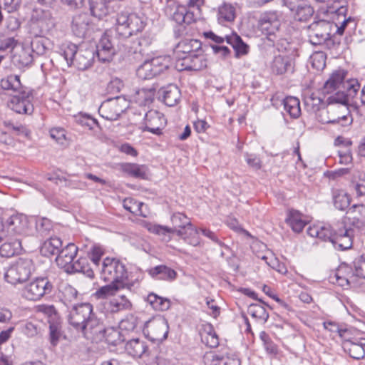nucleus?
<instances>
[{"mask_svg": "<svg viewBox=\"0 0 365 365\" xmlns=\"http://www.w3.org/2000/svg\"><path fill=\"white\" fill-rule=\"evenodd\" d=\"M204 3L205 0H189V9L174 2L165 6V14L178 24V28L175 31L178 35H187L190 33L189 27L199 17L200 7Z\"/></svg>", "mask_w": 365, "mask_h": 365, "instance_id": "obj_1", "label": "nucleus"}, {"mask_svg": "<svg viewBox=\"0 0 365 365\" xmlns=\"http://www.w3.org/2000/svg\"><path fill=\"white\" fill-rule=\"evenodd\" d=\"M38 2L40 6L33 9L29 22V32L34 36L46 34L53 25L52 14L50 10L51 0H38Z\"/></svg>", "mask_w": 365, "mask_h": 365, "instance_id": "obj_2", "label": "nucleus"}, {"mask_svg": "<svg viewBox=\"0 0 365 365\" xmlns=\"http://www.w3.org/2000/svg\"><path fill=\"white\" fill-rule=\"evenodd\" d=\"M326 102L329 106V112L331 113V116L334 115L336 118L339 117V119H335L334 125L337 124L341 127H347L352 123L353 118L346 105L344 91H338L334 95L328 96Z\"/></svg>", "mask_w": 365, "mask_h": 365, "instance_id": "obj_3", "label": "nucleus"}, {"mask_svg": "<svg viewBox=\"0 0 365 365\" xmlns=\"http://www.w3.org/2000/svg\"><path fill=\"white\" fill-rule=\"evenodd\" d=\"M63 56L68 66H74L84 71L88 68L94 59V51L91 48H78L72 43L65 45Z\"/></svg>", "mask_w": 365, "mask_h": 365, "instance_id": "obj_4", "label": "nucleus"}, {"mask_svg": "<svg viewBox=\"0 0 365 365\" xmlns=\"http://www.w3.org/2000/svg\"><path fill=\"white\" fill-rule=\"evenodd\" d=\"M145 22L135 13H120L116 19V34L123 38H128L130 36L141 31L145 27Z\"/></svg>", "mask_w": 365, "mask_h": 365, "instance_id": "obj_5", "label": "nucleus"}, {"mask_svg": "<svg viewBox=\"0 0 365 365\" xmlns=\"http://www.w3.org/2000/svg\"><path fill=\"white\" fill-rule=\"evenodd\" d=\"M101 277L105 282L125 284L124 280L127 278V271L119 260L107 257L103 262Z\"/></svg>", "mask_w": 365, "mask_h": 365, "instance_id": "obj_6", "label": "nucleus"}, {"mask_svg": "<svg viewBox=\"0 0 365 365\" xmlns=\"http://www.w3.org/2000/svg\"><path fill=\"white\" fill-rule=\"evenodd\" d=\"M170 63L169 56H157L150 60L145 61L137 69V75L142 79H150L166 71Z\"/></svg>", "mask_w": 365, "mask_h": 365, "instance_id": "obj_7", "label": "nucleus"}, {"mask_svg": "<svg viewBox=\"0 0 365 365\" xmlns=\"http://www.w3.org/2000/svg\"><path fill=\"white\" fill-rule=\"evenodd\" d=\"M336 24L333 22L319 20L308 26L309 42L313 45H321L329 41L334 31Z\"/></svg>", "mask_w": 365, "mask_h": 365, "instance_id": "obj_8", "label": "nucleus"}, {"mask_svg": "<svg viewBox=\"0 0 365 365\" xmlns=\"http://www.w3.org/2000/svg\"><path fill=\"white\" fill-rule=\"evenodd\" d=\"M20 76L11 75L6 81H2L1 86L4 89L12 90L14 94H11L7 106L17 113L23 111V89Z\"/></svg>", "mask_w": 365, "mask_h": 365, "instance_id": "obj_9", "label": "nucleus"}, {"mask_svg": "<svg viewBox=\"0 0 365 365\" xmlns=\"http://www.w3.org/2000/svg\"><path fill=\"white\" fill-rule=\"evenodd\" d=\"M53 290V285L47 277H36L24 285V297L36 301L45 295L51 294Z\"/></svg>", "mask_w": 365, "mask_h": 365, "instance_id": "obj_10", "label": "nucleus"}, {"mask_svg": "<svg viewBox=\"0 0 365 365\" xmlns=\"http://www.w3.org/2000/svg\"><path fill=\"white\" fill-rule=\"evenodd\" d=\"M168 329L166 319L157 316L145 322L143 333L152 341H163L168 337Z\"/></svg>", "mask_w": 365, "mask_h": 365, "instance_id": "obj_11", "label": "nucleus"}, {"mask_svg": "<svg viewBox=\"0 0 365 365\" xmlns=\"http://www.w3.org/2000/svg\"><path fill=\"white\" fill-rule=\"evenodd\" d=\"M93 312V307L90 303L74 305L68 314V322L75 329L80 331L82 328L86 327V322Z\"/></svg>", "mask_w": 365, "mask_h": 365, "instance_id": "obj_12", "label": "nucleus"}, {"mask_svg": "<svg viewBox=\"0 0 365 365\" xmlns=\"http://www.w3.org/2000/svg\"><path fill=\"white\" fill-rule=\"evenodd\" d=\"M175 67L180 71H197L207 67V59L202 49L201 52H195L185 55L183 57H179L178 59L175 60Z\"/></svg>", "mask_w": 365, "mask_h": 365, "instance_id": "obj_13", "label": "nucleus"}, {"mask_svg": "<svg viewBox=\"0 0 365 365\" xmlns=\"http://www.w3.org/2000/svg\"><path fill=\"white\" fill-rule=\"evenodd\" d=\"M258 25L262 33L266 34L267 38L272 43H275V32L278 31L280 22L277 11H266L260 15Z\"/></svg>", "mask_w": 365, "mask_h": 365, "instance_id": "obj_14", "label": "nucleus"}, {"mask_svg": "<svg viewBox=\"0 0 365 365\" xmlns=\"http://www.w3.org/2000/svg\"><path fill=\"white\" fill-rule=\"evenodd\" d=\"M121 103H125V100L120 97L110 98L103 102L99 108L101 115L108 120H117L125 110L120 106Z\"/></svg>", "mask_w": 365, "mask_h": 365, "instance_id": "obj_15", "label": "nucleus"}, {"mask_svg": "<svg viewBox=\"0 0 365 365\" xmlns=\"http://www.w3.org/2000/svg\"><path fill=\"white\" fill-rule=\"evenodd\" d=\"M354 230L348 229L343 225V223L339 224L335 229V235L333 240V245L335 248L340 250H346L352 247Z\"/></svg>", "mask_w": 365, "mask_h": 365, "instance_id": "obj_16", "label": "nucleus"}, {"mask_svg": "<svg viewBox=\"0 0 365 365\" xmlns=\"http://www.w3.org/2000/svg\"><path fill=\"white\" fill-rule=\"evenodd\" d=\"M116 50L110 36L104 34L96 44V53L101 62H108L112 60Z\"/></svg>", "mask_w": 365, "mask_h": 365, "instance_id": "obj_17", "label": "nucleus"}, {"mask_svg": "<svg viewBox=\"0 0 365 365\" xmlns=\"http://www.w3.org/2000/svg\"><path fill=\"white\" fill-rule=\"evenodd\" d=\"M144 120V130L155 135L161 134V130L165 125V119L161 113L155 110H149L145 113Z\"/></svg>", "mask_w": 365, "mask_h": 365, "instance_id": "obj_18", "label": "nucleus"}, {"mask_svg": "<svg viewBox=\"0 0 365 365\" xmlns=\"http://www.w3.org/2000/svg\"><path fill=\"white\" fill-rule=\"evenodd\" d=\"M271 70L276 75L292 73L294 70V58L288 55L276 56L271 63Z\"/></svg>", "mask_w": 365, "mask_h": 365, "instance_id": "obj_19", "label": "nucleus"}, {"mask_svg": "<svg viewBox=\"0 0 365 365\" xmlns=\"http://www.w3.org/2000/svg\"><path fill=\"white\" fill-rule=\"evenodd\" d=\"M346 73L342 70L333 72L329 79L325 82L322 88V93L324 95H334L338 91H342Z\"/></svg>", "mask_w": 365, "mask_h": 365, "instance_id": "obj_20", "label": "nucleus"}, {"mask_svg": "<svg viewBox=\"0 0 365 365\" xmlns=\"http://www.w3.org/2000/svg\"><path fill=\"white\" fill-rule=\"evenodd\" d=\"M78 253V247L73 243H68L64 248L61 249L56 257L57 265L68 271Z\"/></svg>", "mask_w": 365, "mask_h": 365, "instance_id": "obj_21", "label": "nucleus"}, {"mask_svg": "<svg viewBox=\"0 0 365 365\" xmlns=\"http://www.w3.org/2000/svg\"><path fill=\"white\" fill-rule=\"evenodd\" d=\"M202 43L197 39L185 38L180 41L175 47L174 54L175 59L183 57L187 54L201 52Z\"/></svg>", "mask_w": 365, "mask_h": 365, "instance_id": "obj_22", "label": "nucleus"}, {"mask_svg": "<svg viewBox=\"0 0 365 365\" xmlns=\"http://www.w3.org/2000/svg\"><path fill=\"white\" fill-rule=\"evenodd\" d=\"M85 327L80 331L86 337H93L101 340V335L105 329V327L94 312L89 317V319L86 322Z\"/></svg>", "mask_w": 365, "mask_h": 365, "instance_id": "obj_23", "label": "nucleus"}, {"mask_svg": "<svg viewBox=\"0 0 365 365\" xmlns=\"http://www.w3.org/2000/svg\"><path fill=\"white\" fill-rule=\"evenodd\" d=\"M27 235H34L36 232H39L41 235L48 234L52 229V223L50 220L42 218L37 220L34 217H26Z\"/></svg>", "mask_w": 365, "mask_h": 365, "instance_id": "obj_24", "label": "nucleus"}, {"mask_svg": "<svg viewBox=\"0 0 365 365\" xmlns=\"http://www.w3.org/2000/svg\"><path fill=\"white\" fill-rule=\"evenodd\" d=\"M90 24V18L86 13H81L73 16L71 21V30L74 35L83 38L88 30Z\"/></svg>", "mask_w": 365, "mask_h": 365, "instance_id": "obj_25", "label": "nucleus"}, {"mask_svg": "<svg viewBox=\"0 0 365 365\" xmlns=\"http://www.w3.org/2000/svg\"><path fill=\"white\" fill-rule=\"evenodd\" d=\"M159 93L164 103L170 107L175 106L181 97L180 91L175 84H169L162 88Z\"/></svg>", "mask_w": 365, "mask_h": 365, "instance_id": "obj_26", "label": "nucleus"}, {"mask_svg": "<svg viewBox=\"0 0 365 365\" xmlns=\"http://www.w3.org/2000/svg\"><path fill=\"white\" fill-rule=\"evenodd\" d=\"M105 307L108 312L115 314L131 309L132 303L125 294H120L107 302Z\"/></svg>", "mask_w": 365, "mask_h": 365, "instance_id": "obj_27", "label": "nucleus"}, {"mask_svg": "<svg viewBox=\"0 0 365 365\" xmlns=\"http://www.w3.org/2000/svg\"><path fill=\"white\" fill-rule=\"evenodd\" d=\"M111 0H89L91 14L101 19L108 15L112 10Z\"/></svg>", "mask_w": 365, "mask_h": 365, "instance_id": "obj_28", "label": "nucleus"}, {"mask_svg": "<svg viewBox=\"0 0 365 365\" xmlns=\"http://www.w3.org/2000/svg\"><path fill=\"white\" fill-rule=\"evenodd\" d=\"M236 18V8L230 4L224 2L219 6L217 13V21L224 24L225 23H231L235 21Z\"/></svg>", "mask_w": 365, "mask_h": 365, "instance_id": "obj_29", "label": "nucleus"}, {"mask_svg": "<svg viewBox=\"0 0 365 365\" xmlns=\"http://www.w3.org/2000/svg\"><path fill=\"white\" fill-rule=\"evenodd\" d=\"M175 234L180 237L185 242L192 246H197L200 244L198 230L192 224H188V226L185 230L175 229Z\"/></svg>", "mask_w": 365, "mask_h": 365, "instance_id": "obj_30", "label": "nucleus"}, {"mask_svg": "<svg viewBox=\"0 0 365 365\" xmlns=\"http://www.w3.org/2000/svg\"><path fill=\"white\" fill-rule=\"evenodd\" d=\"M62 247V241L57 237H51L41 246L40 252L43 256L50 257L58 255Z\"/></svg>", "mask_w": 365, "mask_h": 365, "instance_id": "obj_31", "label": "nucleus"}, {"mask_svg": "<svg viewBox=\"0 0 365 365\" xmlns=\"http://www.w3.org/2000/svg\"><path fill=\"white\" fill-rule=\"evenodd\" d=\"M148 272L152 277L160 280H173L177 275L174 269L163 264L149 269Z\"/></svg>", "mask_w": 365, "mask_h": 365, "instance_id": "obj_32", "label": "nucleus"}, {"mask_svg": "<svg viewBox=\"0 0 365 365\" xmlns=\"http://www.w3.org/2000/svg\"><path fill=\"white\" fill-rule=\"evenodd\" d=\"M58 297L65 304L72 302L77 298V290L68 282H61L58 287Z\"/></svg>", "mask_w": 365, "mask_h": 365, "instance_id": "obj_33", "label": "nucleus"}, {"mask_svg": "<svg viewBox=\"0 0 365 365\" xmlns=\"http://www.w3.org/2000/svg\"><path fill=\"white\" fill-rule=\"evenodd\" d=\"M347 218L353 225L361 227L365 224V205H354L346 212Z\"/></svg>", "mask_w": 365, "mask_h": 365, "instance_id": "obj_34", "label": "nucleus"}, {"mask_svg": "<svg viewBox=\"0 0 365 365\" xmlns=\"http://www.w3.org/2000/svg\"><path fill=\"white\" fill-rule=\"evenodd\" d=\"M67 272H82L90 279L94 277V272L89 267L88 260L86 257H79L77 260H73Z\"/></svg>", "mask_w": 365, "mask_h": 365, "instance_id": "obj_35", "label": "nucleus"}, {"mask_svg": "<svg viewBox=\"0 0 365 365\" xmlns=\"http://www.w3.org/2000/svg\"><path fill=\"white\" fill-rule=\"evenodd\" d=\"M23 272V261L19 259L16 263L11 265L5 274V279L11 284L21 283V274Z\"/></svg>", "mask_w": 365, "mask_h": 365, "instance_id": "obj_36", "label": "nucleus"}, {"mask_svg": "<svg viewBox=\"0 0 365 365\" xmlns=\"http://www.w3.org/2000/svg\"><path fill=\"white\" fill-rule=\"evenodd\" d=\"M120 170L129 176L140 179H145L148 171L145 165L135 163H123Z\"/></svg>", "mask_w": 365, "mask_h": 365, "instance_id": "obj_37", "label": "nucleus"}, {"mask_svg": "<svg viewBox=\"0 0 365 365\" xmlns=\"http://www.w3.org/2000/svg\"><path fill=\"white\" fill-rule=\"evenodd\" d=\"M226 41L228 44L231 45L235 51L236 56L245 55L248 53L249 46L245 43L242 38L236 33L231 35L225 36Z\"/></svg>", "mask_w": 365, "mask_h": 365, "instance_id": "obj_38", "label": "nucleus"}, {"mask_svg": "<svg viewBox=\"0 0 365 365\" xmlns=\"http://www.w3.org/2000/svg\"><path fill=\"white\" fill-rule=\"evenodd\" d=\"M125 351L133 357H141L147 349L145 341L139 339H133L128 341L125 346Z\"/></svg>", "mask_w": 365, "mask_h": 365, "instance_id": "obj_39", "label": "nucleus"}, {"mask_svg": "<svg viewBox=\"0 0 365 365\" xmlns=\"http://www.w3.org/2000/svg\"><path fill=\"white\" fill-rule=\"evenodd\" d=\"M282 104L284 109L292 118H298L301 114L299 100L294 96H287L285 98Z\"/></svg>", "mask_w": 365, "mask_h": 365, "instance_id": "obj_40", "label": "nucleus"}, {"mask_svg": "<svg viewBox=\"0 0 365 365\" xmlns=\"http://www.w3.org/2000/svg\"><path fill=\"white\" fill-rule=\"evenodd\" d=\"M332 199L334 207L339 210H345L350 205L351 198L343 190H334Z\"/></svg>", "mask_w": 365, "mask_h": 365, "instance_id": "obj_41", "label": "nucleus"}, {"mask_svg": "<svg viewBox=\"0 0 365 365\" xmlns=\"http://www.w3.org/2000/svg\"><path fill=\"white\" fill-rule=\"evenodd\" d=\"M365 344H356L351 341H346L343 344V348L349 356L356 360L362 359L365 356Z\"/></svg>", "mask_w": 365, "mask_h": 365, "instance_id": "obj_42", "label": "nucleus"}, {"mask_svg": "<svg viewBox=\"0 0 365 365\" xmlns=\"http://www.w3.org/2000/svg\"><path fill=\"white\" fill-rule=\"evenodd\" d=\"M21 241L16 240L10 242L2 244L0 247V255L4 257H11L21 253Z\"/></svg>", "mask_w": 365, "mask_h": 365, "instance_id": "obj_43", "label": "nucleus"}, {"mask_svg": "<svg viewBox=\"0 0 365 365\" xmlns=\"http://www.w3.org/2000/svg\"><path fill=\"white\" fill-rule=\"evenodd\" d=\"M101 339H104L108 344L117 346L124 341L123 336L118 329L114 327L105 328Z\"/></svg>", "mask_w": 365, "mask_h": 365, "instance_id": "obj_44", "label": "nucleus"}, {"mask_svg": "<svg viewBox=\"0 0 365 365\" xmlns=\"http://www.w3.org/2000/svg\"><path fill=\"white\" fill-rule=\"evenodd\" d=\"M287 223L295 232H300L304 229L306 223L302 220L301 214L297 210H290L286 219Z\"/></svg>", "mask_w": 365, "mask_h": 365, "instance_id": "obj_45", "label": "nucleus"}, {"mask_svg": "<svg viewBox=\"0 0 365 365\" xmlns=\"http://www.w3.org/2000/svg\"><path fill=\"white\" fill-rule=\"evenodd\" d=\"M109 284L100 287L96 292L98 298H106L110 296H114L120 289L125 287V284L114 283L108 282Z\"/></svg>", "mask_w": 365, "mask_h": 365, "instance_id": "obj_46", "label": "nucleus"}, {"mask_svg": "<svg viewBox=\"0 0 365 365\" xmlns=\"http://www.w3.org/2000/svg\"><path fill=\"white\" fill-rule=\"evenodd\" d=\"M147 301L157 311L168 310L170 306L169 299L160 297L154 293H150L148 295Z\"/></svg>", "mask_w": 365, "mask_h": 365, "instance_id": "obj_47", "label": "nucleus"}, {"mask_svg": "<svg viewBox=\"0 0 365 365\" xmlns=\"http://www.w3.org/2000/svg\"><path fill=\"white\" fill-rule=\"evenodd\" d=\"M124 41L122 44V47L119 48V50L128 56L132 54L135 55L134 58H138L141 56L143 53V50L138 45L136 44V41H130L128 38H123Z\"/></svg>", "mask_w": 365, "mask_h": 365, "instance_id": "obj_48", "label": "nucleus"}, {"mask_svg": "<svg viewBox=\"0 0 365 365\" xmlns=\"http://www.w3.org/2000/svg\"><path fill=\"white\" fill-rule=\"evenodd\" d=\"M154 89H141L137 91L135 101L140 106H149L154 100Z\"/></svg>", "mask_w": 365, "mask_h": 365, "instance_id": "obj_49", "label": "nucleus"}, {"mask_svg": "<svg viewBox=\"0 0 365 365\" xmlns=\"http://www.w3.org/2000/svg\"><path fill=\"white\" fill-rule=\"evenodd\" d=\"M360 88V84L356 79H350L345 82L343 88L346 91L344 93V96L346 98L347 106L349 103L350 99H353L357 96Z\"/></svg>", "mask_w": 365, "mask_h": 365, "instance_id": "obj_50", "label": "nucleus"}, {"mask_svg": "<svg viewBox=\"0 0 365 365\" xmlns=\"http://www.w3.org/2000/svg\"><path fill=\"white\" fill-rule=\"evenodd\" d=\"M49 340L52 345L55 346L58 343L61 336V325L59 319L49 321Z\"/></svg>", "mask_w": 365, "mask_h": 365, "instance_id": "obj_51", "label": "nucleus"}, {"mask_svg": "<svg viewBox=\"0 0 365 365\" xmlns=\"http://www.w3.org/2000/svg\"><path fill=\"white\" fill-rule=\"evenodd\" d=\"M248 313L254 318L266 322L269 319V314L260 304H251L248 307Z\"/></svg>", "mask_w": 365, "mask_h": 365, "instance_id": "obj_52", "label": "nucleus"}, {"mask_svg": "<svg viewBox=\"0 0 365 365\" xmlns=\"http://www.w3.org/2000/svg\"><path fill=\"white\" fill-rule=\"evenodd\" d=\"M35 37L36 38L30 43L31 51L37 56L45 54L48 49L47 47L48 41L45 38H41V36Z\"/></svg>", "mask_w": 365, "mask_h": 365, "instance_id": "obj_53", "label": "nucleus"}, {"mask_svg": "<svg viewBox=\"0 0 365 365\" xmlns=\"http://www.w3.org/2000/svg\"><path fill=\"white\" fill-rule=\"evenodd\" d=\"M314 13V8L307 1L301 9L294 14L293 18L298 21L306 22L309 21Z\"/></svg>", "mask_w": 365, "mask_h": 365, "instance_id": "obj_54", "label": "nucleus"}, {"mask_svg": "<svg viewBox=\"0 0 365 365\" xmlns=\"http://www.w3.org/2000/svg\"><path fill=\"white\" fill-rule=\"evenodd\" d=\"M322 100L321 98L312 94L304 98V103L305 108L309 113H316L320 110Z\"/></svg>", "mask_w": 365, "mask_h": 365, "instance_id": "obj_55", "label": "nucleus"}, {"mask_svg": "<svg viewBox=\"0 0 365 365\" xmlns=\"http://www.w3.org/2000/svg\"><path fill=\"white\" fill-rule=\"evenodd\" d=\"M8 228L11 231L20 234L23 231L22 214L11 215L7 220Z\"/></svg>", "mask_w": 365, "mask_h": 365, "instance_id": "obj_56", "label": "nucleus"}, {"mask_svg": "<svg viewBox=\"0 0 365 365\" xmlns=\"http://www.w3.org/2000/svg\"><path fill=\"white\" fill-rule=\"evenodd\" d=\"M171 221L174 225L173 229L185 230L188 224H192L187 216L180 212L174 213L171 217Z\"/></svg>", "mask_w": 365, "mask_h": 365, "instance_id": "obj_57", "label": "nucleus"}, {"mask_svg": "<svg viewBox=\"0 0 365 365\" xmlns=\"http://www.w3.org/2000/svg\"><path fill=\"white\" fill-rule=\"evenodd\" d=\"M38 313L44 314L48 317V322L59 319L53 305L41 304L35 307Z\"/></svg>", "mask_w": 365, "mask_h": 365, "instance_id": "obj_58", "label": "nucleus"}, {"mask_svg": "<svg viewBox=\"0 0 365 365\" xmlns=\"http://www.w3.org/2000/svg\"><path fill=\"white\" fill-rule=\"evenodd\" d=\"M36 92L34 90H24V114H31L34 110L33 101Z\"/></svg>", "mask_w": 365, "mask_h": 365, "instance_id": "obj_59", "label": "nucleus"}, {"mask_svg": "<svg viewBox=\"0 0 365 365\" xmlns=\"http://www.w3.org/2000/svg\"><path fill=\"white\" fill-rule=\"evenodd\" d=\"M138 324V319L137 317L133 314H129L120 321L119 327L122 330L133 331L136 328Z\"/></svg>", "mask_w": 365, "mask_h": 365, "instance_id": "obj_60", "label": "nucleus"}, {"mask_svg": "<svg viewBox=\"0 0 365 365\" xmlns=\"http://www.w3.org/2000/svg\"><path fill=\"white\" fill-rule=\"evenodd\" d=\"M123 205L126 210L137 215H140V207L143 205V203L133 198H126L123 200Z\"/></svg>", "mask_w": 365, "mask_h": 365, "instance_id": "obj_61", "label": "nucleus"}, {"mask_svg": "<svg viewBox=\"0 0 365 365\" xmlns=\"http://www.w3.org/2000/svg\"><path fill=\"white\" fill-rule=\"evenodd\" d=\"M41 329V323L39 321L31 319L27 321L24 327V334L28 336L32 337L37 335Z\"/></svg>", "mask_w": 365, "mask_h": 365, "instance_id": "obj_62", "label": "nucleus"}, {"mask_svg": "<svg viewBox=\"0 0 365 365\" xmlns=\"http://www.w3.org/2000/svg\"><path fill=\"white\" fill-rule=\"evenodd\" d=\"M331 12L343 14L346 11V0H327Z\"/></svg>", "mask_w": 365, "mask_h": 365, "instance_id": "obj_63", "label": "nucleus"}, {"mask_svg": "<svg viewBox=\"0 0 365 365\" xmlns=\"http://www.w3.org/2000/svg\"><path fill=\"white\" fill-rule=\"evenodd\" d=\"M353 264L356 276L365 279V255L356 257Z\"/></svg>", "mask_w": 365, "mask_h": 365, "instance_id": "obj_64", "label": "nucleus"}]
</instances>
